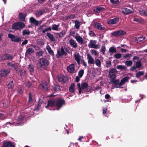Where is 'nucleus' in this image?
<instances>
[{"label":"nucleus","mask_w":147,"mask_h":147,"mask_svg":"<svg viewBox=\"0 0 147 147\" xmlns=\"http://www.w3.org/2000/svg\"><path fill=\"white\" fill-rule=\"evenodd\" d=\"M49 64V61L44 58L40 59L38 61L37 65L40 68H46Z\"/></svg>","instance_id":"f257e3e1"},{"label":"nucleus","mask_w":147,"mask_h":147,"mask_svg":"<svg viewBox=\"0 0 147 147\" xmlns=\"http://www.w3.org/2000/svg\"><path fill=\"white\" fill-rule=\"evenodd\" d=\"M25 24L21 22H18L14 23L12 26V28L13 30H19L24 28Z\"/></svg>","instance_id":"f03ea898"},{"label":"nucleus","mask_w":147,"mask_h":147,"mask_svg":"<svg viewBox=\"0 0 147 147\" xmlns=\"http://www.w3.org/2000/svg\"><path fill=\"white\" fill-rule=\"evenodd\" d=\"M8 37L11 39V41L18 43H20L22 41V38L21 37L16 36L14 35L11 33H9L8 34Z\"/></svg>","instance_id":"7ed1b4c3"},{"label":"nucleus","mask_w":147,"mask_h":147,"mask_svg":"<svg viewBox=\"0 0 147 147\" xmlns=\"http://www.w3.org/2000/svg\"><path fill=\"white\" fill-rule=\"evenodd\" d=\"M65 105V100L63 99L60 98L55 100V106L57 107L58 110Z\"/></svg>","instance_id":"20e7f679"},{"label":"nucleus","mask_w":147,"mask_h":147,"mask_svg":"<svg viewBox=\"0 0 147 147\" xmlns=\"http://www.w3.org/2000/svg\"><path fill=\"white\" fill-rule=\"evenodd\" d=\"M14 58L13 55L10 54L5 53L2 55L1 56V60L2 61H5L6 60H11Z\"/></svg>","instance_id":"39448f33"},{"label":"nucleus","mask_w":147,"mask_h":147,"mask_svg":"<svg viewBox=\"0 0 147 147\" xmlns=\"http://www.w3.org/2000/svg\"><path fill=\"white\" fill-rule=\"evenodd\" d=\"M126 33L125 31L120 30L114 32H112L111 34L113 36L117 37L124 35L126 34Z\"/></svg>","instance_id":"423d86ee"},{"label":"nucleus","mask_w":147,"mask_h":147,"mask_svg":"<svg viewBox=\"0 0 147 147\" xmlns=\"http://www.w3.org/2000/svg\"><path fill=\"white\" fill-rule=\"evenodd\" d=\"M10 73L8 69H1L0 70V78L7 76Z\"/></svg>","instance_id":"0eeeda50"},{"label":"nucleus","mask_w":147,"mask_h":147,"mask_svg":"<svg viewBox=\"0 0 147 147\" xmlns=\"http://www.w3.org/2000/svg\"><path fill=\"white\" fill-rule=\"evenodd\" d=\"M119 20V18L118 17H116L115 18L109 19L108 20L107 23L109 25H113L116 24Z\"/></svg>","instance_id":"6e6552de"},{"label":"nucleus","mask_w":147,"mask_h":147,"mask_svg":"<svg viewBox=\"0 0 147 147\" xmlns=\"http://www.w3.org/2000/svg\"><path fill=\"white\" fill-rule=\"evenodd\" d=\"M57 52V54L56 56L57 58H60L62 57L63 55L67 54L66 52L65 51L63 47L61 48V50L58 51Z\"/></svg>","instance_id":"1a4fd4ad"},{"label":"nucleus","mask_w":147,"mask_h":147,"mask_svg":"<svg viewBox=\"0 0 147 147\" xmlns=\"http://www.w3.org/2000/svg\"><path fill=\"white\" fill-rule=\"evenodd\" d=\"M15 145L10 141H5L1 147H15Z\"/></svg>","instance_id":"9d476101"},{"label":"nucleus","mask_w":147,"mask_h":147,"mask_svg":"<svg viewBox=\"0 0 147 147\" xmlns=\"http://www.w3.org/2000/svg\"><path fill=\"white\" fill-rule=\"evenodd\" d=\"M58 80L59 82L64 83L67 81V78L66 76L61 75L58 77Z\"/></svg>","instance_id":"9b49d317"},{"label":"nucleus","mask_w":147,"mask_h":147,"mask_svg":"<svg viewBox=\"0 0 147 147\" xmlns=\"http://www.w3.org/2000/svg\"><path fill=\"white\" fill-rule=\"evenodd\" d=\"M54 106H55V100L50 99L48 102V104L45 107L46 108L48 107H52Z\"/></svg>","instance_id":"f8f14e48"},{"label":"nucleus","mask_w":147,"mask_h":147,"mask_svg":"<svg viewBox=\"0 0 147 147\" xmlns=\"http://www.w3.org/2000/svg\"><path fill=\"white\" fill-rule=\"evenodd\" d=\"M121 11L122 13L125 15H127L129 13H132L134 12L133 11L131 10L130 9L125 8H122Z\"/></svg>","instance_id":"ddd939ff"},{"label":"nucleus","mask_w":147,"mask_h":147,"mask_svg":"<svg viewBox=\"0 0 147 147\" xmlns=\"http://www.w3.org/2000/svg\"><path fill=\"white\" fill-rule=\"evenodd\" d=\"M110 82L111 84H113V86L117 88H120L119 87V81L118 80H111Z\"/></svg>","instance_id":"4468645a"},{"label":"nucleus","mask_w":147,"mask_h":147,"mask_svg":"<svg viewBox=\"0 0 147 147\" xmlns=\"http://www.w3.org/2000/svg\"><path fill=\"white\" fill-rule=\"evenodd\" d=\"M67 69L69 73H73L75 70L74 64H72L68 66L67 67Z\"/></svg>","instance_id":"2eb2a0df"},{"label":"nucleus","mask_w":147,"mask_h":147,"mask_svg":"<svg viewBox=\"0 0 147 147\" xmlns=\"http://www.w3.org/2000/svg\"><path fill=\"white\" fill-rule=\"evenodd\" d=\"M94 26L96 28L100 30H104L105 28V27H102V26L100 23H95L94 24Z\"/></svg>","instance_id":"dca6fc26"},{"label":"nucleus","mask_w":147,"mask_h":147,"mask_svg":"<svg viewBox=\"0 0 147 147\" xmlns=\"http://www.w3.org/2000/svg\"><path fill=\"white\" fill-rule=\"evenodd\" d=\"M39 87L40 89L43 90H47L48 89L47 85L46 82L41 83L40 84Z\"/></svg>","instance_id":"f3484780"},{"label":"nucleus","mask_w":147,"mask_h":147,"mask_svg":"<svg viewBox=\"0 0 147 147\" xmlns=\"http://www.w3.org/2000/svg\"><path fill=\"white\" fill-rule=\"evenodd\" d=\"M87 59H88V63L89 64H93L94 63V59L92 57L89 53L87 54Z\"/></svg>","instance_id":"a211bd4d"},{"label":"nucleus","mask_w":147,"mask_h":147,"mask_svg":"<svg viewBox=\"0 0 147 147\" xmlns=\"http://www.w3.org/2000/svg\"><path fill=\"white\" fill-rule=\"evenodd\" d=\"M43 102V99H40L39 101L37 102V103L35 105V109L36 110L38 111L39 107L41 106L42 103Z\"/></svg>","instance_id":"6ab92c4d"},{"label":"nucleus","mask_w":147,"mask_h":147,"mask_svg":"<svg viewBox=\"0 0 147 147\" xmlns=\"http://www.w3.org/2000/svg\"><path fill=\"white\" fill-rule=\"evenodd\" d=\"M46 35L49 38L51 41L54 42L56 41V39L53 36V35L50 33L47 32V33Z\"/></svg>","instance_id":"aec40b11"},{"label":"nucleus","mask_w":147,"mask_h":147,"mask_svg":"<svg viewBox=\"0 0 147 147\" xmlns=\"http://www.w3.org/2000/svg\"><path fill=\"white\" fill-rule=\"evenodd\" d=\"M26 16V15L25 13H20L19 15L20 20L22 22H25Z\"/></svg>","instance_id":"412c9836"},{"label":"nucleus","mask_w":147,"mask_h":147,"mask_svg":"<svg viewBox=\"0 0 147 147\" xmlns=\"http://www.w3.org/2000/svg\"><path fill=\"white\" fill-rule=\"evenodd\" d=\"M105 11V8L100 6H98L96 8L94 9L93 11L96 13H98Z\"/></svg>","instance_id":"4be33fe9"},{"label":"nucleus","mask_w":147,"mask_h":147,"mask_svg":"<svg viewBox=\"0 0 147 147\" xmlns=\"http://www.w3.org/2000/svg\"><path fill=\"white\" fill-rule=\"evenodd\" d=\"M45 12V11L44 9L39 10L36 11L35 15L37 17H39Z\"/></svg>","instance_id":"5701e85b"},{"label":"nucleus","mask_w":147,"mask_h":147,"mask_svg":"<svg viewBox=\"0 0 147 147\" xmlns=\"http://www.w3.org/2000/svg\"><path fill=\"white\" fill-rule=\"evenodd\" d=\"M70 44L74 48H76L78 47V45L76 42L73 39H71L69 41Z\"/></svg>","instance_id":"b1692460"},{"label":"nucleus","mask_w":147,"mask_h":147,"mask_svg":"<svg viewBox=\"0 0 147 147\" xmlns=\"http://www.w3.org/2000/svg\"><path fill=\"white\" fill-rule=\"evenodd\" d=\"M75 27L77 29H79L80 26L82 24L81 22H79L78 20H75Z\"/></svg>","instance_id":"393cba45"},{"label":"nucleus","mask_w":147,"mask_h":147,"mask_svg":"<svg viewBox=\"0 0 147 147\" xmlns=\"http://www.w3.org/2000/svg\"><path fill=\"white\" fill-rule=\"evenodd\" d=\"M75 38L77 41L78 43H80L81 45H82L84 43L83 39L81 36H76Z\"/></svg>","instance_id":"a878e982"},{"label":"nucleus","mask_w":147,"mask_h":147,"mask_svg":"<svg viewBox=\"0 0 147 147\" xmlns=\"http://www.w3.org/2000/svg\"><path fill=\"white\" fill-rule=\"evenodd\" d=\"M140 14L141 16H147V10L146 9H140L139 10Z\"/></svg>","instance_id":"bb28decb"},{"label":"nucleus","mask_w":147,"mask_h":147,"mask_svg":"<svg viewBox=\"0 0 147 147\" xmlns=\"http://www.w3.org/2000/svg\"><path fill=\"white\" fill-rule=\"evenodd\" d=\"M34 52V49L30 47L27 49L26 52L25 54L26 55L28 54L30 55H31V54L33 53Z\"/></svg>","instance_id":"cd10ccee"},{"label":"nucleus","mask_w":147,"mask_h":147,"mask_svg":"<svg viewBox=\"0 0 147 147\" xmlns=\"http://www.w3.org/2000/svg\"><path fill=\"white\" fill-rule=\"evenodd\" d=\"M53 89L55 92H57V91H59L61 90V89L59 86L57 85L56 84H54Z\"/></svg>","instance_id":"c85d7f7f"},{"label":"nucleus","mask_w":147,"mask_h":147,"mask_svg":"<svg viewBox=\"0 0 147 147\" xmlns=\"http://www.w3.org/2000/svg\"><path fill=\"white\" fill-rule=\"evenodd\" d=\"M17 71L21 77L23 76H24L26 74V71L25 70H23L21 69L18 70V71Z\"/></svg>","instance_id":"c756f323"},{"label":"nucleus","mask_w":147,"mask_h":147,"mask_svg":"<svg viewBox=\"0 0 147 147\" xmlns=\"http://www.w3.org/2000/svg\"><path fill=\"white\" fill-rule=\"evenodd\" d=\"M145 72L144 71H139L136 74V77L137 78H139L141 76L144 75V74Z\"/></svg>","instance_id":"7c9ffc66"},{"label":"nucleus","mask_w":147,"mask_h":147,"mask_svg":"<svg viewBox=\"0 0 147 147\" xmlns=\"http://www.w3.org/2000/svg\"><path fill=\"white\" fill-rule=\"evenodd\" d=\"M109 51L112 53H116L117 52L116 48L114 47H112L110 48L109 49Z\"/></svg>","instance_id":"2f4dec72"},{"label":"nucleus","mask_w":147,"mask_h":147,"mask_svg":"<svg viewBox=\"0 0 147 147\" xmlns=\"http://www.w3.org/2000/svg\"><path fill=\"white\" fill-rule=\"evenodd\" d=\"M81 88L82 89H85L87 88L88 86V84L86 82H84L81 84Z\"/></svg>","instance_id":"473e14b6"},{"label":"nucleus","mask_w":147,"mask_h":147,"mask_svg":"<svg viewBox=\"0 0 147 147\" xmlns=\"http://www.w3.org/2000/svg\"><path fill=\"white\" fill-rule=\"evenodd\" d=\"M7 86L9 89H13L14 87L13 81H11L9 82Z\"/></svg>","instance_id":"72a5a7b5"},{"label":"nucleus","mask_w":147,"mask_h":147,"mask_svg":"<svg viewBox=\"0 0 147 147\" xmlns=\"http://www.w3.org/2000/svg\"><path fill=\"white\" fill-rule=\"evenodd\" d=\"M117 71L115 68L111 69L110 70L109 72V74H117Z\"/></svg>","instance_id":"f704fd0d"},{"label":"nucleus","mask_w":147,"mask_h":147,"mask_svg":"<svg viewBox=\"0 0 147 147\" xmlns=\"http://www.w3.org/2000/svg\"><path fill=\"white\" fill-rule=\"evenodd\" d=\"M116 68L118 69L125 70L127 69L126 67L121 65H119L116 67Z\"/></svg>","instance_id":"c9c22d12"},{"label":"nucleus","mask_w":147,"mask_h":147,"mask_svg":"<svg viewBox=\"0 0 147 147\" xmlns=\"http://www.w3.org/2000/svg\"><path fill=\"white\" fill-rule=\"evenodd\" d=\"M74 87L75 84L74 83H73L70 86L69 90L70 92H74Z\"/></svg>","instance_id":"e433bc0d"},{"label":"nucleus","mask_w":147,"mask_h":147,"mask_svg":"<svg viewBox=\"0 0 147 147\" xmlns=\"http://www.w3.org/2000/svg\"><path fill=\"white\" fill-rule=\"evenodd\" d=\"M30 34V32L28 29L22 31V34L24 36L26 35H29Z\"/></svg>","instance_id":"4c0bfd02"},{"label":"nucleus","mask_w":147,"mask_h":147,"mask_svg":"<svg viewBox=\"0 0 147 147\" xmlns=\"http://www.w3.org/2000/svg\"><path fill=\"white\" fill-rule=\"evenodd\" d=\"M96 43V40H91L90 42V45L91 48L93 47Z\"/></svg>","instance_id":"58836bf2"},{"label":"nucleus","mask_w":147,"mask_h":147,"mask_svg":"<svg viewBox=\"0 0 147 147\" xmlns=\"http://www.w3.org/2000/svg\"><path fill=\"white\" fill-rule=\"evenodd\" d=\"M95 62L96 65L98 67H100L101 66V62L99 59H96Z\"/></svg>","instance_id":"ea45409f"},{"label":"nucleus","mask_w":147,"mask_h":147,"mask_svg":"<svg viewBox=\"0 0 147 147\" xmlns=\"http://www.w3.org/2000/svg\"><path fill=\"white\" fill-rule=\"evenodd\" d=\"M28 68L30 71L31 73H33L34 72V69L33 68V65L31 64H30L28 65Z\"/></svg>","instance_id":"a19ab883"},{"label":"nucleus","mask_w":147,"mask_h":147,"mask_svg":"<svg viewBox=\"0 0 147 147\" xmlns=\"http://www.w3.org/2000/svg\"><path fill=\"white\" fill-rule=\"evenodd\" d=\"M59 25H57L56 24H54L52 25V29L53 30L57 31L58 30Z\"/></svg>","instance_id":"79ce46f5"},{"label":"nucleus","mask_w":147,"mask_h":147,"mask_svg":"<svg viewBox=\"0 0 147 147\" xmlns=\"http://www.w3.org/2000/svg\"><path fill=\"white\" fill-rule=\"evenodd\" d=\"M25 117V116L22 115H20L19 116L17 119V121L18 122L20 121H23L24 118Z\"/></svg>","instance_id":"37998d69"},{"label":"nucleus","mask_w":147,"mask_h":147,"mask_svg":"<svg viewBox=\"0 0 147 147\" xmlns=\"http://www.w3.org/2000/svg\"><path fill=\"white\" fill-rule=\"evenodd\" d=\"M111 2L113 5H118L120 2L119 0H110Z\"/></svg>","instance_id":"c03bdc74"},{"label":"nucleus","mask_w":147,"mask_h":147,"mask_svg":"<svg viewBox=\"0 0 147 147\" xmlns=\"http://www.w3.org/2000/svg\"><path fill=\"white\" fill-rule=\"evenodd\" d=\"M84 70L83 69H81L79 71L78 75L80 78H81L82 77L84 74Z\"/></svg>","instance_id":"a18cd8bd"},{"label":"nucleus","mask_w":147,"mask_h":147,"mask_svg":"<svg viewBox=\"0 0 147 147\" xmlns=\"http://www.w3.org/2000/svg\"><path fill=\"white\" fill-rule=\"evenodd\" d=\"M109 77L111 80H115L116 78V76L115 74H109Z\"/></svg>","instance_id":"49530a36"},{"label":"nucleus","mask_w":147,"mask_h":147,"mask_svg":"<svg viewBox=\"0 0 147 147\" xmlns=\"http://www.w3.org/2000/svg\"><path fill=\"white\" fill-rule=\"evenodd\" d=\"M74 57L75 60L76 61L80 60L81 59V57L80 56L79 53H78L77 54H75Z\"/></svg>","instance_id":"de8ad7c7"},{"label":"nucleus","mask_w":147,"mask_h":147,"mask_svg":"<svg viewBox=\"0 0 147 147\" xmlns=\"http://www.w3.org/2000/svg\"><path fill=\"white\" fill-rule=\"evenodd\" d=\"M29 97H28V104H29L30 102L32 100V95L31 93V92H30L29 93Z\"/></svg>","instance_id":"09e8293b"},{"label":"nucleus","mask_w":147,"mask_h":147,"mask_svg":"<svg viewBox=\"0 0 147 147\" xmlns=\"http://www.w3.org/2000/svg\"><path fill=\"white\" fill-rule=\"evenodd\" d=\"M65 30H63L61 32L59 33H58V35L59 36V37H63L64 35L65 34Z\"/></svg>","instance_id":"8fccbe9b"},{"label":"nucleus","mask_w":147,"mask_h":147,"mask_svg":"<svg viewBox=\"0 0 147 147\" xmlns=\"http://www.w3.org/2000/svg\"><path fill=\"white\" fill-rule=\"evenodd\" d=\"M141 66V62L140 60L138 61L136 63V67L140 68Z\"/></svg>","instance_id":"3c124183"},{"label":"nucleus","mask_w":147,"mask_h":147,"mask_svg":"<svg viewBox=\"0 0 147 147\" xmlns=\"http://www.w3.org/2000/svg\"><path fill=\"white\" fill-rule=\"evenodd\" d=\"M125 64L128 66H130L132 64L133 62L131 60L126 61L125 62Z\"/></svg>","instance_id":"603ef678"},{"label":"nucleus","mask_w":147,"mask_h":147,"mask_svg":"<svg viewBox=\"0 0 147 147\" xmlns=\"http://www.w3.org/2000/svg\"><path fill=\"white\" fill-rule=\"evenodd\" d=\"M114 57L117 59H119L121 57V55L119 53L115 54L114 55Z\"/></svg>","instance_id":"864d4df0"},{"label":"nucleus","mask_w":147,"mask_h":147,"mask_svg":"<svg viewBox=\"0 0 147 147\" xmlns=\"http://www.w3.org/2000/svg\"><path fill=\"white\" fill-rule=\"evenodd\" d=\"M142 41H143V40L142 37L137 38L135 40L136 42L137 43Z\"/></svg>","instance_id":"5fc2aeb1"},{"label":"nucleus","mask_w":147,"mask_h":147,"mask_svg":"<svg viewBox=\"0 0 147 147\" xmlns=\"http://www.w3.org/2000/svg\"><path fill=\"white\" fill-rule=\"evenodd\" d=\"M106 65L107 68L110 67L111 66V62L109 61H107Z\"/></svg>","instance_id":"6e6d98bb"},{"label":"nucleus","mask_w":147,"mask_h":147,"mask_svg":"<svg viewBox=\"0 0 147 147\" xmlns=\"http://www.w3.org/2000/svg\"><path fill=\"white\" fill-rule=\"evenodd\" d=\"M106 50V48L105 45L102 46V48L100 51L102 52L103 54H104Z\"/></svg>","instance_id":"4d7b16f0"},{"label":"nucleus","mask_w":147,"mask_h":147,"mask_svg":"<svg viewBox=\"0 0 147 147\" xmlns=\"http://www.w3.org/2000/svg\"><path fill=\"white\" fill-rule=\"evenodd\" d=\"M90 51L91 52L92 54L94 55L95 56H96L97 55V53L96 51L91 49L90 50Z\"/></svg>","instance_id":"13d9d810"},{"label":"nucleus","mask_w":147,"mask_h":147,"mask_svg":"<svg viewBox=\"0 0 147 147\" xmlns=\"http://www.w3.org/2000/svg\"><path fill=\"white\" fill-rule=\"evenodd\" d=\"M11 67L14 68L15 70L16 71H18V67L17 65L15 64H13L11 65Z\"/></svg>","instance_id":"bf43d9fd"},{"label":"nucleus","mask_w":147,"mask_h":147,"mask_svg":"<svg viewBox=\"0 0 147 147\" xmlns=\"http://www.w3.org/2000/svg\"><path fill=\"white\" fill-rule=\"evenodd\" d=\"M46 26V24H42V25H40V27L38 28V29L39 30H43V27Z\"/></svg>","instance_id":"052dcab7"},{"label":"nucleus","mask_w":147,"mask_h":147,"mask_svg":"<svg viewBox=\"0 0 147 147\" xmlns=\"http://www.w3.org/2000/svg\"><path fill=\"white\" fill-rule=\"evenodd\" d=\"M89 34L90 36H91L92 37H94L96 36L95 34L92 31H90Z\"/></svg>","instance_id":"680f3d73"},{"label":"nucleus","mask_w":147,"mask_h":147,"mask_svg":"<svg viewBox=\"0 0 147 147\" xmlns=\"http://www.w3.org/2000/svg\"><path fill=\"white\" fill-rule=\"evenodd\" d=\"M43 54V52L42 51H40L37 52L36 53L37 55L38 56H42Z\"/></svg>","instance_id":"e2e57ef3"},{"label":"nucleus","mask_w":147,"mask_h":147,"mask_svg":"<svg viewBox=\"0 0 147 147\" xmlns=\"http://www.w3.org/2000/svg\"><path fill=\"white\" fill-rule=\"evenodd\" d=\"M132 55L131 54H127L125 56H124L123 57L125 58H129L130 59Z\"/></svg>","instance_id":"0e129e2a"},{"label":"nucleus","mask_w":147,"mask_h":147,"mask_svg":"<svg viewBox=\"0 0 147 147\" xmlns=\"http://www.w3.org/2000/svg\"><path fill=\"white\" fill-rule=\"evenodd\" d=\"M129 79V77L128 76H126L124 77L122 79L125 82H126L128 81Z\"/></svg>","instance_id":"69168bd1"},{"label":"nucleus","mask_w":147,"mask_h":147,"mask_svg":"<svg viewBox=\"0 0 147 147\" xmlns=\"http://www.w3.org/2000/svg\"><path fill=\"white\" fill-rule=\"evenodd\" d=\"M35 20L36 19L33 17H31L30 18V21L32 23H33Z\"/></svg>","instance_id":"338daca9"},{"label":"nucleus","mask_w":147,"mask_h":147,"mask_svg":"<svg viewBox=\"0 0 147 147\" xmlns=\"http://www.w3.org/2000/svg\"><path fill=\"white\" fill-rule=\"evenodd\" d=\"M136 67L134 66H132L130 68V71H133L136 69Z\"/></svg>","instance_id":"774afa93"}]
</instances>
